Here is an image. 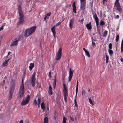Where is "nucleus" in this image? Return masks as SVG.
Returning a JSON list of instances; mask_svg holds the SVG:
<instances>
[{
	"instance_id": "obj_23",
	"label": "nucleus",
	"mask_w": 123,
	"mask_h": 123,
	"mask_svg": "<svg viewBox=\"0 0 123 123\" xmlns=\"http://www.w3.org/2000/svg\"><path fill=\"white\" fill-rule=\"evenodd\" d=\"M78 90V81H77V84L76 86V98L77 97Z\"/></svg>"
},
{
	"instance_id": "obj_25",
	"label": "nucleus",
	"mask_w": 123,
	"mask_h": 123,
	"mask_svg": "<svg viewBox=\"0 0 123 123\" xmlns=\"http://www.w3.org/2000/svg\"><path fill=\"white\" fill-rule=\"evenodd\" d=\"M108 51L109 54L111 56H112V55L113 54V52L112 50H111V49H109Z\"/></svg>"
},
{
	"instance_id": "obj_40",
	"label": "nucleus",
	"mask_w": 123,
	"mask_h": 123,
	"mask_svg": "<svg viewBox=\"0 0 123 123\" xmlns=\"http://www.w3.org/2000/svg\"><path fill=\"white\" fill-rule=\"evenodd\" d=\"M119 15H115L114 18L115 19H118L119 18Z\"/></svg>"
},
{
	"instance_id": "obj_17",
	"label": "nucleus",
	"mask_w": 123,
	"mask_h": 123,
	"mask_svg": "<svg viewBox=\"0 0 123 123\" xmlns=\"http://www.w3.org/2000/svg\"><path fill=\"white\" fill-rule=\"evenodd\" d=\"M54 81L53 83V88L54 89L55 88L56 85V75H55L54 77Z\"/></svg>"
},
{
	"instance_id": "obj_16",
	"label": "nucleus",
	"mask_w": 123,
	"mask_h": 123,
	"mask_svg": "<svg viewBox=\"0 0 123 123\" xmlns=\"http://www.w3.org/2000/svg\"><path fill=\"white\" fill-rule=\"evenodd\" d=\"M73 12L75 13H76V9L75 6V2H74L72 5Z\"/></svg>"
},
{
	"instance_id": "obj_10",
	"label": "nucleus",
	"mask_w": 123,
	"mask_h": 123,
	"mask_svg": "<svg viewBox=\"0 0 123 123\" xmlns=\"http://www.w3.org/2000/svg\"><path fill=\"white\" fill-rule=\"evenodd\" d=\"M15 89V84L14 82L9 90V94L13 95Z\"/></svg>"
},
{
	"instance_id": "obj_41",
	"label": "nucleus",
	"mask_w": 123,
	"mask_h": 123,
	"mask_svg": "<svg viewBox=\"0 0 123 123\" xmlns=\"http://www.w3.org/2000/svg\"><path fill=\"white\" fill-rule=\"evenodd\" d=\"M51 12H49L46 14L45 16H49L51 15Z\"/></svg>"
},
{
	"instance_id": "obj_34",
	"label": "nucleus",
	"mask_w": 123,
	"mask_h": 123,
	"mask_svg": "<svg viewBox=\"0 0 123 123\" xmlns=\"http://www.w3.org/2000/svg\"><path fill=\"white\" fill-rule=\"evenodd\" d=\"M105 23L104 21L101 20L100 22V25H104Z\"/></svg>"
},
{
	"instance_id": "obj_37",
	"label": "nucleus",
	"mask_w": 123,
	"mask_h": 123,
	"mask_svg": "<svg viewBox=\"0 0 123 123\" xmlns=\"http://www.w3.org/2000/svg\"><path fill=\"white\" fill-rule=\"evenodd\" d=\"M63 86L64 87L63 90H67V86L65 84H64L63 85Z\"/></svg>"
},
{
	"instance_id": "obj_35",
	"label": "nucleus",
	"mask_w": 123,
	"mask_h": 123,
	"mask_svg": "<svg viewBox=\"0 0 123 123\" xmlns=\"http://www.w3.org/2000/svg\"><path fill=\"white\" fill-rule=\"evenodd\" d=\"M109 49H112V46L111 43H110L109 45L108 46Z\"/></svg>"
},
{
	"instance_id": "obj_43",
	"label": "nucleus",
	"mask_w": 123,
	"mask_h": 123,
	"mask_svg": "<svg viewBox=\"0 0 123 123\" xmlns=\"http://www.w3.org/2000/svg\"><path fill=\"white\" fill-rule=\"evenodd\" d=\"M4 25H3L0 28V31L1 30H2L3 29H4Z\"/></svg>"
},
{
	"instance_id": "obj_53",
	"label": "nucleus",
	"mask_w": 123,
	"mask_h": 123,
	"mask_svg": "<svg viewBox=\"0 0 123 123\" xmlns=\"http://www.w3.org/2000/svg\"><path fill=\"white\" fill-rule=\"evenodd\" d=\"M23 123V120H21L19 123Z\"/></svg>"
},
{
	"instance_id": "obj_39",
	"label": "nucleus",
	"mask_w": 123,
	"mask_h": 123,
	"mask_svg": "<svg viewBox=\"0 0 123 123\" xmlns=\"http://www.w3.org/2000/svg\"><path fill=\"white\" fill-rule=\"evenodd\" d=\"M33 105H37V100L36 99L34 100V101Z\"/></svg>"
},
{
	"instance_id": "obj_28",
	"label": "nucleus",
	"mask_w": 123,
	"mask_h": 123,
	"mask_svg": "<svg viewBox=\"0 0 123 123\" xmlns=\"http://www.w3.org/2000/svg\"><path fill=\"white\" fill-rule=\"evenodd\" d=\"M48 119L47 117H46L44 118V123H48Z\"/></svg>"
},
{
	"instance_id": "obj_58",
	"label": "nucleus",
	"mask_w": 123,
	"mask_h": 123,
	"mask_svg": "<svg viewBox=\"0 0 123 123\" xmlns=\"http://www.w3.org/2000/svg\"><path fill=\"white\" fill-rule=\"evenodd\" d=\"M121 60L122 62H123V59L122 58H121Z\"/></svg>"
},
{
	"instance_id": "obj_7",
	"label": "nucleus",
	"mask_w": 123,
	"mask_h": 123,
	"mask_svg": "<svg viewBox=\"0 0 123 123\" xmlns=\"http://www.w3.org/2000/svg\"><path fill=\"white\" fill-rule=\"evenodd\" d=\"M25 88L20 87L18 96L19 98H22L24 93Z\"/></svg>"
},
{
	"instance_id": "obj_59",
	"label": "nucleus",
	"mask_w": 123,
	"mask_h": 123,
	"mask_svg": "<svg viewBox=\"0 0 123 123\" xmlns=\"http://www.w3.org/2000/svg\"><path fill=\"white\" fill-rule=\"evenodd\" d=\"M5 80H3V83H5Z\"/></svg>"
},
{
	"instance_id": "obj_19",
	"label": "nucleus",
	"mask_w": 123,
	"mask_h": 123,
	"mask_svg": "<svg viewBox=\"0 0 123 123\" xmlns=\"http://www.w3.org/2000/svg\"><path fill=\"white\" fill-rule=\"evenodd\" d=\"M34 64L33 63H31L30 64V65L29 66V68L30 71H31L33 68L34 67Z\"/></svg>"
},
{
	"instance_id": "obj_20",
	"label": "nucleus",
	"mask_w": 123,
	"mask_h": 123,
	"mask_svg": "<svg viewBox=\"0 0 123 123\" xmlns=\"http://www.w3.org/2000/svg\"><path fill=\"white\" fill-rule=\"evenodd\" d=\"M86 27H87L88 29L90 30L92 29V27L91 22L87 24L86 25Z\"/></svg>"
},
{
	"instance_id": "obj_63",
	"label": "nucleus",
	"mask_w": 123,
	"mask_h": 123,
	"mask_svg": "<svg viewBox=\"0 0 123 123\" xmlns=\"http://www.w3.org/2000/svg\"><path fill=\"white\" fill-rule=\"evenodd\" d=\"M1 74V73L0 72V74Z\"/></svg>"
},
{
	"instance_id": "obj_21",
	"label": "nucleus",
	"mask_w": 123,
	"mask_h": 123,
	"mask_svg": "<svg viewBox=\"0 0 123 123\" xmlns=\"http://www.w3.org/2000/svg\"><path fill=\"white\" fill-rule=\"evenodd\" d=\"M83 49L84 50L85 52L86 55L88 57H90V55L89 52L84 48H83Z\"/></svg>"
},
{
	"instance_id": "obj_49",
	"label": "nucleus",
	"mask_w": 123,
	"mask_h": 123,
	"mask_svg": "<svg viewBox=\"0 0 123 123\" xmlns=\"http://www.w3.org/2000/svg\"><path fill=\"white\" fill-rule=\"evenodd\" d=\"M51 75V71H50L49 72V77H50Z\"/></svg>"
},
{
	"instance_id": "obj_38",
	"label": "nucleus",
	"mask_w": 123,
	"mask_h": 123,
	"mask_svg": "<svg viewBox=\"0 0 123 123\" xmlns=\"http://www.w3.org/2000/svg\"><path fill=\"white\" fill-rule=\"evenodd\" d=\"M38 104H40L41 103V98H39L37 100Z\"/></svg>"
},
{
	"instance_id": "obj_2",
	"label": "nucleus",
	"mask_w": 123,
	"mask_h": 123,
	"mask_svg": "<svg viewBox=\"0 0 123 123\" xmlns=\"http://www.w3.org/2000/svg\"><path fill=\"white\" fill-rule=\"evenodd\" d=\"M36 26H33L27 29L25 32V36L28 37L31 35L35 31L36 28Z\"/></svg>"
},
{
	"instance_id": "obj_18",
	"label": "nucleus",
	"mask_w": 123,
	"mask_h": 123,
	"mask_svg": "<svg viewBox=\"0 0 123 123\" xmlns=\"http://www.w3.org/2000/svg\"><path fill=\"white\" fill-rule=\"evenodd\" d=\"M52 88L50 84H49V93L51 95L52 94Z\"/></svg>"
},
{
	"instance_id": "obj_13",
	"label": "nucleus",
	"mask_w": 123,
	"mask_h": 123,
	"mask_svg": "<svg viewBox=\"0 0 123 123\" xmlns=\"http://www.w3.org/2000/svg\"><path fill=\"white\" fill-rule=\"evenodd\" d=\"M19 41V39L18 38H16L13 40L12 43L11 44V46H14V45H17Z\"/></svg>"
},
{
	"instance_id": "obj_57",
	"label": "nucleus",
	"mask_w": 123,
	"mask_h": 123,
	"mask_svg": "<svg viewBox=\"0 0 123 123\" xmlns=\"http://www.w3.org/2000/svg\"><path fill=\"white\" fill-rule=\"evenodd\" d=\"M85 1V0H80V1L82 2H84Z\"/></svg>"
},
{
	"instance_id": "obj_30",
	"label": "nucleus",
	"mask_w": 123,
	"mask_h": 123,
	"mask_svg": "<svg viewBox=\"0 0 123 123\" xmlns=\"http://www.w3.org/2000/svg\"><path fill=\"white\" fill-rule=\"evenodd\" d=\"M76 96H75V98L74 100V103L75 104V106L78 107V105L77 104V103L76 102Z\"/></svg>"
},
{
	"instance_id": "obj_52",
	"label": "nucleus",
	"mask_w": 123,
	"mask_h": 123,
	"mask_svg": "<svg viewBox=\"0 0 123 123\" xmlns=\"http://www.w3.org/2000/svg\"><path fill=\"white\" fill-rule=\"evenodd\" d=\"M121 46H123V40L122 41Z\"/></svg>"
},
{
	"instance_id": "obj_24",
	"label": "nucleus",
	"mask_w": 123,
	"mask_h": 123,
	"mask_svg": "<svg viewBox=\"0 0 123 123\" xmlns=\"http://www.w3.org/2000/svg\"><path fill=\"white\" fill-rule=\"evenodd\" d=\"M108 34V31L105 30L104 32L103 33V37H106Z\"/></svg>"
},
{
	"instance_id": "obj_44",
	"label": "nucleus",
	"mask_w": 123,
	"mask_h": 123,
	"mask_svg": "<svg viewBox=\"0 0 123 123\" xmlns=\"http://www.w3.org/2000/svg\"><path fill=\"white\" fill-rule=\"evenodd\" d=\"M70 120L73 121H74V118H73V117L70 116Z\"/></svg>"
},
{
	"instance_id": "obj_9",
	"label": "nucleus",
	"mask_w": 123,
	"mask_h": 123,
	"mask_svg": "<svg viewBox=\"0 0 123 123\" xmlns=\"http://www.w3.org/2000/svg\"><path fill=\"white\" fill-rule=\"evenodd\" d=\"M29 99V96L27 97L25 100H24L22 102L21 105H24L28 103Z\"/></svg>"
},
{
	"instance_id": "obj_31",
	"label": "nucleus",
	"mask_w": 123,
	"mask_h": 123,
	"mask_svg": "<svg viewBox=\"0 0 123 123\" xmlns=\"http://www.w3.org/2000/svg\"><path fill=\"white\" fill-rule=\"evenodd\" d=\"M20 87L24 88V85L23 79V78L22 82V83L20 86Z\"/></svg>"
},
{
	"instance_id": "obj_33",
	"label": "nucleus",
	"mask_w": 123,
	"mask_h": 123,
	"mask_svg": "<svg viewBox=\"0 0 123 123\" xmlns=\"http://www.w3.org/2000/svg\"><path fill=\"white\" fill-rule=\"evenodd\" d=\"M13 95L12 94H9V97H8V100H11Z\"/></svg>"
},
{
	"instance_id": "obj_8",
	"label": "nucleus",
	"mask_w": 123,
	"mask_h": 123,
	"mask_svg": "<svg viewBox=\"0 0 123 123\" xmlns=\"http://www.w3.org/2000/svg\"><path fill=\"white\" fill-rule=\"evenodd\" d=\"M74 73V70H72L71 68H70L69 70V76L68 78V82H70L73 76Z\"/></svg>"
},
{
	"instance_id": "obj_11",
	"label": "nucleus",
	"mask_w": 123,
	"mask_h": 123,
	"mask_svg": "<svg viewBox=\"0 0 123 123\" xmlns=\"http://www.w3.org/2000/svg\"><path fill=\"white\" fill-rule=\"evenodd\" d=\"M63 96L64 97V99L65 102H67V96H68V90H63Z\"/></svg>"
},
{
	"instance_id": "obj_62",
	"label": "nucleus",
	"mask_w": 123,
	"mask_h": 123,
	"mask_svg": "<svg viewBox=\"0 0 123 123\" xmlns=\"http://www.w3.org/2000/svg\"><path fill=\"white\" fill-rule=\"evenodd\" d=\"M100 31H99V34H100Z\"/></svg>"
},
{
	"instance_id": "obj_5",
	"label": "nucleus",
	"mask_w": 123,
	"mask_h": 123,
	"mask_svg": "<svg viewBox=\"0 0 123 123\" xmlns=\"http://www.w3.org/2000/svg\"><path fill=\"white\" fill-rule=\"evenodd\" d=\"M63 20H62L61 21H60L57 23L53 27L51 28V30L53 33L54 37H55V35L56 34V32L55 31V27L56 26H58L60 25L61 23L62 22Z\"/></svg>"
},
{
	"instance_id": "obj_56",
	"label": "nucleus",
	"mask_w": 123,
	"mask_h": 123,
	"mask_svg": "<svg viewBox=\"0 0 123 123\" xmlns=\"http://www.w3.org/2000/svg\"><path fill=\"white\" fill-rule=\"evenodd\" d=\"M88 92H90V94L91 93V92L90 89H89L88 90Z\"/></svg>"
},
{
	"instance_id": "obj_15",
	"label": "nucleus",
	"mask_w": 123,
	"mask_h": 123,
	"mask_svg": "<svg viewBox=\"0 0 123 123\" xmlns=\"http://www.w3.org/2000/svg\"><path fill=\"white\" fill-rule=\"evenodd\" d=\"M10 59L11 58L5 60L4 62L2 63V65L4 67L6 66L7 65Z\"/></svg>"
},
{
	"instance_id": "obj_61",
	"label": "nucleus",
	"mask_w": 123,
	"mask_h": 123,
	"mask_svg": "<svg viewBox=\"0 0 123 123\" xmlns=\"http://www.w3.org/2000/svg\"><path fill=\"white\" fill-rule=\"evenodd\" d=\"M40 104H38V107H39L40 106Z\"/></svg>"
},
{
	"instance_id": "obj_50",
	"label": "nucleus",
	"mask_w": 123,
	"mask_h": 123,
	"mask_svg": "<svg viewBox=\"0 0 123 123\" xmlns=\"http://www.w3.org/2000/svg\"><path fill=\"white\" fill-rule=\"evenodd\" d=\"M85 93V90L84 89H83L82 91V95H83V94L84 93Z\"/></svg>"
},
{
	"instance_id": "obj_26",
	"label": "nucleus",
	"mask_w": 123,
	"mask_h": 123,
	"mask_svg": "<svg viewBox=\"0 0 123 123\" xmlns=\"http://www.w3.org/2000/svg\"><path fill=\"white\" fill-rule=\"evenodd\" d=\"M41 106L42 109L43 110L45 109L44 104V102H42L41 104Z\"/></svg>"
},
{
	"instance_id": "obj_6",
	"label": "nucleus",
	"mask_w": 123,
	"mask_h": 123,
	"mask_svg": "<svg viewBox=\"0 0 123 123\" xmlns=\"http://www.w3.org/2000/svg\"><path fill=\"white\" fill-rule=\"evenodd\" d=\"M36 74L35 72H34L32 74L31 77V83L32 86L34 87L35 86V76Z\"/></svg>"
},
{
	"instance_id": "obj_22",
	"label": "nucleus",
	"mask_w": 123,
	"mask_h": 123,
	"mask_svg": "<svg viewBox=\"0 0 123 123\" xmlns=\"http://www.w3.org/2000/svg\"><path fill=\"white\" fill-rule=\"evenodd\" d=\"M93 17L95 21L99 20L98 18L96 13L94 14V15H93Z\"/></svg>"
},
{
	"instance_id": "obj_3",
	"label": "nucleus",
	"mask_w": 123,
	"mask_h": 123,
	"mask_svg": "<svg viewBox=\"0 0 123 123\" xmlns=\"http://www.w3.org/2000/svg\"><path fill=\"white\" fill-rule=\"evenodd\" d=\"M114 6L116 7V10L120 12L122 11V9L119 3V0H116L114 4Z\"/></svg>"
},
{
	"instance_id": "obj_47",
	"label": "nucleus",
	"mask_w": 123,
	"mask_h": 123,
	"mask_svg": "<svg viewBox=\"0 0 123 123\" xmlns=\"http://www.w3.org/2000/svg\"><path fill=\"white\" fill-rule=\"evenodd\" d=\"M49 18V17H48L46 16H45L44 18V20L45 21V20L46 18Z\"/></svg>"
},
{
	"instance_id": "obj_14",
	"label": "nucleus",
	"mask_w": 123,
	"mask_h": 123,
	"mask_svg": "<svg viewBox=\"0 0 123 123\" xmlns=\"http://www.w3.org/2000/svg\"><path fill=\"white\" fill-rule=\"evenodd\" d=\"M86 4V1L82 2L80 1V8L83 10H84L85 9Z\"/></svg>"
},
{
	"instance_id": "obj_51",
	"label": "nucleus",
	"mask_w": 123,
	"mask_h": 123,
	"mask_svg": "<svg viewBox=\"0 0 123 123\" xmlns=\"http://www.w3.org/2000/svg\"><path fill=\"white\" fill-rule=\"evenodd\" d=\"M121 52H123V46H121Z\"/></svg>"
},
{
	"instance_id": "obj_12",
	"label": "nucleus",
	"mask_w": 123,
	"mask_h": 123,
	"mask_svg": "<svg viewBox=\"0 0 123 123\" xmlns=\"http://www.w3.org/2000/svg\"><path fill=\"white\" fill-rule=\"evenodd\" d=\"M69 27L71 30L73 28V26L74 23V19L73 18H70L69 22Z\"/></svg>"
},
{
	"instance_id": "obj_27",
	"label": "nucleus",
	"mask_w": 123,
	"mask_h": 123,
	"mask_svg": "<svg viewBox=\"0 0 123 123\" xmlns=\"http://www.w3.org/2000/svg\"><path fill=\"white\" fill-rule=\"evenodd\" d=\"M88 100L90 104L93 106L94 105V104H93V103L94 102L93 101L92 102V100L89 98H88Z\"/></svg>"
},
{
	"instance_id": "obj_29",
	"label": "nucleus",
	"mask_w": 123,
	"mask_h": 123,
	"mask_svg": "<svg viewBox=\"0 0 123 123\" xmlns=\"http://www.w3.org/2000/svg\"><path fill=\"white\" fill-rule=\"evenodd\" d=\"M105 57L106 59V63H107L108 62L109 57L107 55H105Z\"/></svg>"
},
{
	"instance_id": "obj_4",
	"label": "nucleus",
	"mask_w": 123,
	"mask_h": 123,
	"mask_svg": "<svg viewBox=\"0 0 123 123\" xmlns=\"http://www.w3.org/2000/svg\"><path fill=\"white\" fill-rule=\"evenodd\" d=\"M62 49L61 48H60L56 54V60H58L61 58L62 57Z\"/></svg>"
},
{
	"instance_id": "obj_42",
	"label": "nucleus",
	"mask_w": 123,
	"mask_h": 123,
	"mask_svg": "<svg viewBox=\"0 0 123 123\" xmlns=\"http://www.w3.org/2000/svg\"><path fill=\"white\" fill-rule=\"evenodd\" d=\"M18 2L21 5L23 2V0H18Z\"/></svg>"
},
{
	"instance_id": "obj_32",
	"label": "nucleus",
	"mask_w": 123,
	"mask_h": 123,
	"mask_svg": "<svg viewBox=\"0 0 123 123\" xmlns=\"http://www.w3.org/2000/svg\"><path fill=\"white\" fill-rule=\"evenodd\" d=\"M67 119L65 117H63L62 123H66V122Z\"/></svg>"
},
{
	"instance_id": "obj_54",
	"label": "nucleus",
	"mask_w": 123,
	"mask_h": 123,
	"mask_svg": "<svg viewBox=\"0 0 123 123\" xmlns=\"http://www.w3.org/2000/svg\"><path fill=\"white\" fill-rule=\"evenodd\" d=\"M47 106L48 107H47V110H48V111H49V105L48 104H47Z\"/></svg>"
},
{
	"instance_id": "obj_60",
	"label": "nucleus",
	"mask_w": 123,
	"mask_h": 123,
	"mask_svg": "<svg viewBox=\"0 0 123 123\" xmlns=\"http://www.w3.org/2000/svg\"><path fill=\"white\" fill-rule=\"evenodd\" d=\"M40 87H41V86H40V85L39 86V88H40Z\"/></svg>"
},
{
	"instance_id": "obj_45",
	"label": "nucleus",
	"mask_w": 123,
	"mask_h": 123,
	"mask_svg": "<svg viewBox=\"0 0 123 123\" xmlns=\"http://www.w3.org/2000/svg\"><path fill=\"white\" fill-rule=\"evenodd\" d=\"M92 45L94 47L95 46V43L93 42H92Z\"/></svg>"
},
{
	"instance_id": "obj_48",
	"label": "nucleus",
	"mask_w": 123,
	"mask_h": 123,
	"mask_svg": "<svg viewBox=\"0 0 123 123\" xmlns=\"http://www.w3.org/2000/svg\"><path fill=\"white\" fill-rule=\"evenodd\" d=\"M107 2V0H103V4H104V2Z\"/></svg>"
},
{
	"instance_id": "obj_55",
	"label": "nucleus",
	"mask_w": 123,
	"mask_h": 123,
	"mask_svg": "<svg viewBox=\"0 0 123 123\" xmlns=\"http://www.w3.org/2000/svg\"><path fill=\"white\" fill-rule=\"evenodd\" d=\"M10 53H11V52H9L8 53V56L10 55Z\"/></svg>"
},
{
	"instance_id": "obj_46",
	"label": "nucleus",
	"mask_w": 123,
	"mask_h": 123,
	"mask_svg": "<svg viewBox=\"0 0 123 123\" xmlns=\"http://www.w3.org/2000/svg\"><path fill=\"white\" fill-rule=\"evenodd\" d=\"M98 21H99V20L95 21L96 24V25L97 26H98Z\"/></svg>"
},
{
	"instance_id": "obj_36",
	"label": "nucleus",
	"mask_w": 123,
	"mask_h": 123,
	"mask_svg": "<svg viewBox=\"0 0 123 123\" xmlns=\"http://www.w3.org/2000/svg\"><path fill=\"white\" fill-rule=\"evenodd\" d=\"M119 36L118 35H117L116 38V42H118L119 40Z\"/></svg>"
},
{
	"instance_id": "obj_1",
	"label": "nucleus",
	"mask_w": 123,
	"mask_h": 123,
	"mask_svg": "<svg viewBox=\"0 0 123 123\" xmlns=\"http://www.w3.org/2000/svg\"><path fill=\"white\" fill-rule=\"evenodd\" d=\"M18 12L19 14V19L17 21V24L19 25L24 22V15L22 11L21 6L18 5Z\"/></svg>"
}]
</instances>
